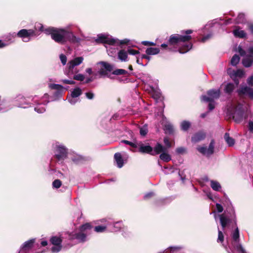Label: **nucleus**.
<instances>
[{
    "label": "nucleus",
    "mask_w": 253,
    "mask_h": 253,
    "mask_svg": "<svg viewBox=\"0 0 253 253\" xmlns=\"http://www.w3.org/2000/svg\"><path fill=\"white\" fill-rule=\"evenodd\" d=\"M45 31L46 34L50 35L51 39L60 44H64L67 41L75 42L80 41V39L76 38L73 33L64 29L48 27Z\"/></svg>",
    "instance_id": "1"
},
{
    "label": "nucleus",
    "mask_w": 253,
    "mask_h": 253,
    "mask_svg": "<svg viewBox=\"0 0 253 253\" xmlns=\"http://www.w3.org/2000/svg\"><path fill=\"white\" fill-rule=\"evenodd\" d=\"M227 114L238 124L246 120L249 115L247 107L240 103L231 105L227 109Z\"/></svg>",
    "instance_id": "2"
},
{
    "label": "nucleus",
    "mask_w": 253,
    "mask_h": 253,
    "mask_svg": "<svg viewBox=\"0 0 253 253\" xmlns=\"http://www.w3.org/2000/svg\"><path fill=\"white\" fill-rule=\"evenodd\" d=\"M212 213L214 214V218L216 221L218 218H219L223 230L232 221L234 222L235 225H237L235 211L231 203H230V206L227 208L224 213L218 214L215 211H213Z\"/></svg>",
    "instance_id": "3"
},
{
    "label": "nucleus",
    "mask_w": 253,
    "mask_h": 253,
    "mask_svg": "<svg viewBox=\"0 0 253 253\" xmlns=\"http://www.w3.org/2000/svg\"><path fill=\"white\" fill-rule=\"evenodd\" d=\"M238 52L240 55L244 56L242 63L245 67H249L253 63V46H250L247 51H245L241 45L237 48Z\"/></svg>",
    "instance_id": "4"
},
{
    "label": "nucleus",
    "mask_w": 253,
    "mask_h": 253,
    "mask_svg": "<svg viewBox=\"0 0 253 253\" xmlns=\"http://www.w3.org/2000/svg\"><path fill=\"white\" fill-rule=\"evenodd\" d=\"M215 142L214 139H211L208 145L205 144L199 145L197 147V150L203 156L207 157H211L215 152Z\"/></svg>",
    "instance_id": "5"
},
{
    "label": "nucleus",
    "mask_w": 253,
    "mask_h": 253,
    "mask_svg": "<svg viewBox=\"0 0 253 253\" xmlns=\"http://www.w3.org/2000/svg\"><path fill=\"white\" fill-rule=\"evenodd\" d=\"M91 226L89 223H86L82 225L80 228L79 233H72L70 235V239H77L79 242L85 241L86 235L91 229Z\"/></svg>",
    "instance_id": "6"
},
{
    "label": "nucleus",
    "mask_w": 253,
    "mask_h": 253,
    "mask_svg": "<svg viewBox=\"0 0 253 253\" xmlns=\"http://www.w3.org/2000/svg\"><path fill=\"white\" fill-rule=\"evenodd\" d=\"M181 33H185L186 35H171L168 41L169 44L172 45H175L181 42H185L190 40V36L188 35L190 34V30L183 31Z\"/></svg>",
    "instance_id": "7"
},
{
    "label": "nucleus",
    "mask_w": 253,
    "mask_h": 253,
    "mask_svg": "<svg viewBox=\"0 0 253 253\" xmlns=\"http://www.w3.org/2000/svg\"><path fill=\"white\" fill-rule=\"evenodd\" d=\"M98 73L101 77H106L113 69V66L106 62H100L97 63Z\"/></svg>",
    "instance_id": "8"
},
{
    "label": "nucleus",
    "mask_w": 253,
    "mask_h": 253,
    "mask_svg": "<svg viewBox=\"0 0 253 253\" xmlns=\"http://www.w3.org/2000/svg\"><path fill=\"white\" fill-rule=\"evenodd\" d=\"M21 38L24 42H28L30 41L31 38L35 35V31L33 29H22L20 30L16 34L14 33L11 35L14 38L16 36Z\"/></svg>",
    "instance_id": "9"
},
{
    "label": "nucleus",
    "mask_w": 253,
    "mask_h": 253,
    "mask_svg": "<svg viewBox=\"0 0 253 253\" xmlns=\"http://www.w3.org/2000/svg\"><path fill=\"white\" fill-rule=\"evenodd\" d=\"M84 60L83 57H77L70 60L68 63V70L65 71V74L68 76L73 74L74 73L78 72V71H74V69L76 66L80 65Z\"/></svg>",
    "instance_id": "10"
},
{
    "label": "nucleus",
    "mask_w": 253,
    "mask_h": 253,
    "mask_svg": "<svg viewBox=\"0 0 253 253\" xmlns=\"http://www.w3.org/2000/svg\"><path fill=\"white\" fill-rule=\"evenodd\" d=\"M239 237V230L238 227H236L235 230L231 233V237L232 239V245L238 252L242 251V249H244L242 245L240 243Z\"/></svg>",
    "instance_id": "11"
},
{
    "label": "nucleus",
    "mask_w": 253,
    "mask_h": 253,
    "mask_svg": "<svg viewBox=\"0 0 253 253\" xmlns=\"http://www.w3.org/2000/svg\"><path fill=\"white\" fill-rule=\"evenodd\" d=\"M220 94V91L219 89H211L208 91L207 95H202L201 100L204 102H208V101H214L215 99H218Z\"/></svg>",
    "instance_id": "12"
},
{
    "label": "nucleus",
    "mask_w": 253,
    "mask_h": 253,
    "mask_svg": "<svg viewBox=\"0 0 253 253\" xmlns=\"http://www.w3.org/2000/svg\"><path fill=\"white\" fill-rule=\"evenodd\" d=\"M95 41L97 43H106L111 45L115 44L117 41L111 36L105 34L98 35Z\"/></svg>",
    "instance_id": "13"
},
{
    "label": "nucleus",
    "mask_w": 253,
    "mask_h": 253,
    "mask_svg": "<svg viewBox=\"0 0 253 253\" xmlns=\"http://www.w3.org/2000/svg\"><path fill=\"white\" fill-rule=\"evenodd\" d=\"M54 148L55 156L58 160L64 159L67 157V149L63 145L56 142Z\"/></svg>",
    "instance_id": "14"
},
{
    "label": "nucleus",
    "mask_w": 253,
    "mask_h": 253,
    "mask_svg": "<svg viewBox=\"0 0 253 253\" xmlns=\"http://www.w3.org/2000/svg\"><path fill=\"white\" fill-rule=\"evenodd\" d=\"M228 73L230 75L231 78L234 81L236 85H238L239 83V81L237 79V78H242L244 76V72L240 69H238L236 71L228 70Z\"/></svg>",
    "instance_id": "15"
},
{
    "label": "nucleus",
    "mask_w": 253,
    "mask_h": 253,
    "mask_svg": "<svg viewBox=\"0 0 253 253\" xmlns=\"http://www.w3.org/2000/svg\"><path fill=\"white\" fill-rule=\"evenodd\" d=\"M61 239L58 237H52L50 239V242L54 245L51 248V251L53 253H58L61 249Z\"/></svg>",
    "instance_id": "16"
},
{
    "label": "nucleus",
    "mask_w": 253,
    "mask_h": 253,
    "mask_svg": "<svg viewBox=\"0 0 253 253\" xmlns=\"http://www.w3.org/2000/svg\"><path fill=\"white\" fill-rule=\"evenodd\" d=\"M35 242V239H30L25 242L20 247L19 250V253H22L23 252H25L30 250Z\"/></svg>",
    "instance_id": "17"
},
{
    "label": "nucleus",
    "mask_w": 253,
    "mask_h": 253,
    "mask_svg": "<svg viewBox=\"0 0 253 253\" xmlns=\"http://www.w3.org/2000/svg\"><path fill=\"white\" fill-rule=\"evenodd\" d=\"M206 137V133L204 131H199L195 133L192 137L191 140L194 142H198L203 140Z\"/></svg>",
    "instance_id": "18"
},
{
    "label": "nucleus",
    "mask_w": 253,
    "mask_h": 253,
    "mask_svg": "<svg viewBox=\"0 0 253 253\" xmlns=\"http://www.w3.org/2000/svg\"><path fill=\"white\" fill-rule=\"evenodd\" d=\"M15 101L17 102L16 105L18 107L25 108L27 107L25 105L28 104L26 101V98L21 95H18L15 98Z\"/></svg>",
    "instance_id": "19"
},
{
    "label": "nucleus",
    "mask_w": 253,
    "mask_h": 253,
    "mask_svg": "<svg viewBox=\"0 0 253 253\" xmlns=\"http://www.w3.org/2000/svg\"><path fill=\"white\" fill-rule=\"evenodd\" d=\"M162 124L164 126L165 130L167 133L170 134L174 131L173 125L170 122L167 121L166 119L163 120Z\"/></svg>",
    "instance_id": "20"
},
{
    "label": "nucleus",
    "mask_w": 253,
    "mask_h": 253,
    "mask_svg": "<svg viewBox=\"0 0 253 253\" xmlns=\"http://www.w3.org/2000/svg\"><path fill=\"white\" fill-rule=\"evenodd\" d=\"M139 151L142 153H148L152 155V147L141 143L139 145Z\"/></svg>",
    "instance_id": "21"
},
{
    "label": "nucleus",
    "mask_w": 253,
    "mask_h": 253,
    "mask_svg": "<svg viewBox=\"0 0 253 253\" xmlns=\"http://www.w3.org/2000/svg\"><path fill=\"white\" fill-rule=\"evenodd\" d=\"M166 149L161 144L157 143L154 149L152 148V155H156L161 152H164L166 151Z\"/></svg>",
    "instance_id": "22"
},
{
    "label": "nucleus",
    "mask_w": 253,
    "mask_h": 253,
    "mask_svg": "<svg viewBox=\"0 0 253 253\" xmlns=\"http://www.w3.org/2000/svg\"><path fill=\"white\" fill-rule=\"evenodd\" d=\"M114 159L118 167L119 168L123 167L124 165V161L121 154L119 153H116L114 155Z\"/></svg>",
    "instance_id": "23"
},
{
    "label": "nucleus",
    "mask_w": 253,
    "mask_h": 253,
    "mask_svg": "<svg viewBox=\"0 0 253 253\" xmlns=\"http://www.w3.org/2000/svg\"><path fill=\"white\" fill-rule=\"evenodd\" d=\"M118 58L122 61H127V52L124 50H120L118 53Z\"/></svg>",
    "instance_id": "24"
},
{
    "label": "nucleus",
    "mask_w": 253,
    "mask_h": 253,
    "mask_svg": "<svg viewBox=\"0 0 253 253\" xmlns=\"http://www.w3.org/2000/svg\"><path fill=\"white\" fill-rule=\"evenodd\" d=\"M224 138L229 146H232L235 144V140L229 136V134L227 132L225 133Z\"/></svg>",
    "instance_id": "25"
},
{
    "label": "nucleus",
    "mask_w": 253,
    "mask_h": 253,
    "mask_svg": "<svg viewBox=\"0 0 253 253\" xmlns=\"http://www.w3.org/2000/svg\"><path fill=\"white\" fill-rule=\"evenodd\" d=\"M160 52V49L156 47H149L146 50V53L148 55H156Z\"/></svg>",
    "instance_id": "26"
},
{
    "label": "nucleus",
    "mask_w": 253,
    "mask_h": 253,
    "mask_svg": "<svg viewBox=\"0 0 253 253\" xmlns=\"http://www.w3.org/2000/svg\"><path fill=\"white\" fill-rule=\"evenodd\" d=\"M233 34L235 37L243 38L246 36V33L243 30H241L240 29H235L233 31Z\"/></svg>",
    "instance_id": "27"
},
{
    "label": "nucleus",
    "mask_w": 253,
    "mask_h": 253,
    "mask_svg": "<svg viewBox=\"0 0 253 253\" xmlns=\"http://www.w3.org/2000/svg\"><path fill=\"white\" fill-rule=\"evenodd\" d=\"M49 86L51 89L57 90L59 94H61L64 90L63 86L58 84H50Z\"/></svg>",
    "instance_id": "28"
},
{
    "label": "nucleus",
    "mask_w": 253,
    "mask_h": 253,
    "mask_svg": "<svg viewBox=\"0 0 253 253\" xmlns=\"http://www.w3.org/2000/svg\"><path fill=\"white\" fill-rule=\"evenodd\" d=\"M235 86L234 84L232 83H228L225 85L224 90L225 93L230 94L233 92Z\"/></svg>",
    "instance_id": "29"
},
{
    "label": "nucleus",
    "mask_w": 253,
    "mask_h": 253,
    "mask_svg": "<svg viewBox=\"0 0 253 253\" xmlns=\"http://www.w3.org/2000/svg\"><path fill=\"white\" fill-rule=\"evenodd\" d=\"M211 186L213 190L216 191H219L221 188L220 183L215 180L211 181Z\"/></svg>",
    "instance_id": "30"
},
{
    "label": "nucleus",
    "mask_w": 253,
    "mask_h": 253,
    "mask_svg": "<svg viewBox=\"0 0 253 253\" xmlns=\"http://www.w3.org/2000/svg\"><path fill=\"white\" fill-rule=\"evenodd\" d=\"M248 129L250 133H253V112L250 116V119L248 124Z\"/></svg>",
    "instance_id": "31"
},
{
    "label": "nucleus",
    "mask_w": 253,
    "mask_h": 253,
    "mask_svg": "<svg viewBox=\"0 0 253 253\" xmlns=\"http://www.w3.org/2000/svg\"><path fill=\"white\" fill-rule=\"evenodd\" d=\"M251 88L247 86H242L239 90V93L249 95V92L251 91Z\"/></svg>",
    "instance_id": "32"
},
{
    "label": "nucleus",
    "mask_w": 253,
    "mask_h": 253,
    "mask_svg": "<svg viewBox=\"0 0 253 253\" xmlns=\"http://www.w3.org/2000/svg\"><path fill=\"white\" fill-rule=\"evenodd\" d=\"M82 89L79 87L75 88L71 92V96L77 98L82 94Z\"/></svg>",
    "instance_id": "33"
},
{
    "label": "nucleus",
    "mask_w": 253,
    "mask_h": 253,
    "mask_svg": "<svg viewBox=\"0 0 253 253\" xmlns=\"http://www.w3.org/2000/svg\"><path fill=\"white\" fill-rule=\"evenodd\" d=\"M160 159L165 162H169L171 160L170 156L165 152H163L160 156Z\"/></svg>",
    "instance_id": "34"
},
{
    "label": "nucleus",
    "mask_w": 253,
    "mask_h": 253,
    "mask_svg": "<svg viewBox=\"0 0 253 253\" xmlns=\"http://www.w3.org/2000/svg\"><path fill=\"white\" fill-rule=\"evenodd\" d=\"M236 23L239 24L242 23L245 21V16L244 13H239L236 18Z\"/></svg>",
    "instance_id": "35"
},
{
    "label": "nucleus",
    "mask_w": 253,
    "mask_h": 253,
    "mask_svg": "<svg viewBox=\"0 0 253 253\" xmlns=\"http://www.w3.org/2000/svg\"><path fill=\"white\" fill-rule=\"evenodd\" d=\"M240 61V57L237 54L233 55L231 60V64L232 66H236Z\"/></svg>",
    "instance_id": "36"
},
{
    "label": "nucleus",
    "mask_w": 253,
    "mask_h": 253,
    "mask_svg": "<svg viewBox=\"0 0 253 253\" xmlns=\"http://www.w3.org/2000/svg\"><path fill=\"white\" fill-rule=\"evenodd\" d=\"M224 241V235L223 232L219 230L218 227V238L217 239V242L218 243H222Z\"/></svg>",
    "instance_id": "37"
},
{
    "label": "nucleus",
    "mask_w": 253,
    "mask_h": 253,
    "mask_svg": "<svg viewBox=\"0 0 253 253\" xmlns=\"http://www.w3.org/2000/svg\"><path fill=\"white\" fill-rule=\"evenodd\" d=\"M113 74L115 75H125L127 73V72L124 69H119L114 70L113 72Z\"/></svg>",
    "instance_id": "38"
},
{
    "label": "nucleus",
    "mask_w": 253,
    "mask_h": 253,
    "mask_svg": "<svg viewBox=\"0 0 253 253\" xmlns=\"http://www.w3.org/2000/svg\"><path fill=\"white\" fill-rule=\"evenodd\" d=\"M123 226V223L121 221H119L115 223L113 225L114 228L112 229L114 231H117L119 230Z\"/></svg>",
    "instance_id": "39"
},
{
    "label": "nucleus",
    "mask_w": 253,
    "mask_h": 253,
    "mask_svg": "<svg viewBox=\"0 0 253 253\" xmlns=\"http://www.w3.org/2000/svg\"><path fill=\"white\" fill-rule=\"evenodd\" d=\"M190 126V123L188 121H183L181 124V127L183 130H187Z\"/></svg>",
    "instance_id": "40"
},
{
    "label": "nucleus",
    "mask_w": 253,
    "mask_h": 253,
    "mask_svg": "<svg viewBox=\"0 0 253 253\" xmlns=\"http://www.w3.org/2000/svg\"><path fill=\"white\" fill-rule=\"evenodd\" d=\"M107 225L105 226L98 225L95 227L94 230L96 232H103L105 231Z\"/></svg>",
    "instance_id": "41"
},
{
    "label": "nucleus",
    "mask_w": 253,
    "mask_h": 253,
    "mask_svg": "<svg viewBox=\"0 0 253 253\" xmlns=\"http://www.w3.org/2000/svg\"><path fill=\"white\" fill-rule=\"evenodd\" d=\"M48 28H44L43 27V26L41 24V23H37L36 25H35V29L36 30H38L41 32H44L45 34H46V31L45 30L47 29Z\"/></svg>",
    "instance_id": "42"
},
{
    "label": "nucleus",
    "mask_w": 253,
    "mask_h": 253,
    "mask_svg": "<svg viewBox=\"0 0 253 253\" xmlns=\"http://www.w3.org/2000/svg\"><path fill=\"white\" fill-rule=\"evenodd\" d=\"M127 53L130 55L138 56L140 55V52L138 50H136L131 48H129L127 51Z\"/></svg>",
    "instance_id": "43"
},
{
    "label": "nucleus",
    "mask_w": 253,
    "mask_h": 253,
    "mask_svg": "<svg viewBox=\"0 0 253 253\" xmlns=\"http://www.w3.org/2000/svg\"><path fill=\"white\" fill-rule=\"evenodd\" d=\"M73 78H74V79L77 80V81H83L84 79V76L83 74H79L75 75L74 76Z\"/></svg>",
    "instance_id": "44"
},
{
    "label": "nucleus",
    "mask_w": 253,
    "mask_h": 253,
    "mask_svg": "<svg viewBox=\"0 0 253 253\" xmlns=\"http://www.w3.org/2000/svg\"><path fill=\"white\" fill-rule=\"evenodd\" d=\"M212 36V34L211 33H210L202 37V38L201 39V42H206L207 41L211 38Z\"/></svg>",
    "instance_id": "45"
},
{
    "label": "nucleus",
    "mask_w": 253,
    "mask_h": 253,
    "mask_svg": "<svg viewBox=\"0 0 253 253\" xmlns=\"http://www.w3.org/2000/svg\"><path fill=\"white\" fill-rule=\"evenodd\" d=\"M116 40L117 41L115 44H127L129 42V40L127 39H125L122 40H119L118 39H116Z\"/></svg>",
    "instance_id": "46"
},
{
    "label": "nucleus",
    "mask_w": 253,
    "mask_h": 253,
    "mask_svg": "<svg viewBox=\"0 0 253 253\" xmlns=\"http://www.w3.org/2000/svg\"><path fill=\"white\" fill-rule=\"evenodd\" d=\"M52 185L53 187L58 188L61 185V182L60 180L56 179L53 182Z\"/></svg>",
    "instance_id": "47"
},
{
    "label": "nucleus",
    "mask_w": 253,
    "mask_h": 253,
    "mask_svg": "<svg viewBox=\"0 0 253 253\" xmlns=\"http://www.w3.org/2000/svg\"><path fill=\"white\" fill-rule=\"evenodd\" d=\"M68 100L71 104L74 105L78 101V99L76 97H73V96H70L68 97Z\"/></svg>",
    "instance_id": "48"
},
{
    "label": "nucleus",
    "mask_w": 253,
    "mask_h": 253,
    "mask_svg": "<svg viewBox=\"0 0 253 253\" xmlns=\"http://www.w3.org/2000/svg\"><path fill=\"white\" fill-rule=\"evenodd\" d=\"M35 110L39 113H42L45 111V109L44 107L38 106L35 108Z\"/></svg>",
    "instance_id": "49"
},
{
    "label": "nucleus",
    "mask_w": 253,
    "mask_h": 253,
    "mask_svg": "<svg viewBox=\"0 0 253 253\" xmlns=\"http://www.w3.org/2000/svg\"><path fill=\"white\" fill-rule=\"evenodd\" d=\"M60 61H61L62 64L63 65H65L66 64L67 57L65 55H64L63 54H60Z\"/></svg>",
    "instance_id": "50"
},
{
    "label": "nucleus",
    "mask_w": 253,
    "mask_h": 253,
    "mask_svg": "<svg viewBox=\"0 0 253 253\" xmlns=\"http://www.w3.org/2000/svg\"><path fill=\"white\" fill-rule=\"evenodd\" d=\"M209 102L208 107L209 111H212L215 107V102L214 101H208Z\"/></svg>",
    "instance_id": "51"
},
{
    "label": "nucleus",
    "mask_w": 253,
    "mask_h": 253,
    "mask_svg": "<svg viewBox=\"0 0 253 253\" xmlns=\"http://www.w3.org/2000/svg\"><path fill=\"white\" fill-rule=\"evenodd\" d=\"M189 50V48L188 45H186L185 47H182L179 48V52L180 53H185L188 52Z\"/></svg>",
    "instance_id": "52"
},
{
    "label": "nucleus",
    "mask_w": 253,
    "mask_h": 253,
    "mask_svg": "<svg viewBox=\"0 0 253 253\" xmlns=\"http://www.w3.org/2000/svg\"><path fill=\"white\" fill-rule=\"evenodd\" d=\"M148 132L147 128L146 126L141 127L140 129V133L142 136H145Z\"/></svg>",
    "instance_id": "53"
},
{
    "label": "nucleus",
    "mask_w": 253,
    "mask_h": 253,
    "mask_svg": "<svg viewBox=\"0 0 253 253\" xmlns=\"http://www.w3.org/2000/svg\"><path fill=\"white\" fill-rule=\"evenodd\" d=\"M7 100L6 98L1 99L0 97V110L4 108V104L6 102Z\"/></svg>",
    "instance_id": "54"
},
{
    "label": "nucleus",
    "mask_w": 253,
    "mask_h": 253,
    "mask_svg": "<svg viewBox=\"0 0 253 253\" xmlns=\"http://www.w3.org/2000/svg\"><path fill=\"white\" fill-rule=\"evenodd\" d=\"M216 208L217 211L219 213L222 212L223 211V208L222 206L219 203H217L216 204Z\"/></svg>",
    "instance_id": "55"
},
{
    "label": "nucleus",
    "mask_w": 253,
    "mask_h": 253,
    "mask_svg": "<svg viewBox=\"0 0 253 253\" xmlns=\"http://www.w3.org/2000/svg\"><path fill=\"white\" fill-rule=\"evenodd\" d=\"M142 44L144 45H155L156 43L149 41H142Z\"/></svg>",
    "instance_id": "56"
},
{
    "label": "nucleus",
    "mask_w": 253,
    "mask_h": 253,
    "mask_svg": "<svg viewBox=\"0 0 253 253\" xmlns=\"http://www.w3.org/2000/svg\"><path fill=\"white\" fill-rule=\"evenodd\" d=\"M122 142L125 143V144H128V145H129L130 146L133 147H136L137 146L136 145L133 143V142H130V141H128L127 140H123L122 141Z\"/></svg>",
    "instance_id": "57"
},
{
    "label": "nucleus",
    "mask_w": 253,
    "mask_h": 253,
    "mask_svg": "<svg viewBox=\"0 0 253 253\" xmlns=\"http://www.w3.org/2000/svg\"><path fill=\"white\" fill-rule=\"evenodd\" d=\"M214 24V23H213V21L208 22V24L205 26L204 29H209V28L212 27Z\"/></svg>",
    "instance_id": "58"
},
{
    "label": "nucleus",
    "mask_w": 253,
    "mask_h": 253,
    "mask_svg": "<svg viewBox=\"0 0 253 253\" xmlns=\"http://www.w3.org/2000/svg\"><path fill=\"white\" fill-rule=\"evenodd\" d=\"M86 97L89 99H92L94 97V94L92 92H89L85 93Z\"/></svg>",
    "instance_id": "59"
},
{
    "label": "nucleus",
    "mask_w": 253,
    "mask_h": 253,
    "mask_svg": "<svg viewBox=\"0 0 253 253\" xmlns=\"http://www.w3.org/2000/svg\"><path fill=\"white\" fill-rule=\"evenodd\" d=\"M62 82L64 84H73L75 83V82L72 80H62Z\"/></svg>",
    "instance_id": "60"
},
{
    "label": "nucleus",
    "mask_w": 253,
    "mask_h": 253,
    "mask_svg": "<svg viewBox=\"0 0 253 253\" xmlns=\"http://www.w3.org/2000/svg\"><path fill=\"white\" fill-rule=\"evenodd\" d=\"M247 83L249 85H253V75L251 76L248 79Z\"/></svg>",
    "instance_id": "61"
},
{
    "label": "nucleus",
    "mask_w": 253,
    "mask_h": 253,
    "mask_svg": "<svg viewBox=\"0 0 253 253\" xmlns=\"http://www.w3.org/2000/svg\"><path fill=\"white\" fill-rule=\"evenodd\" d=\"M76 158H72V161L75 162V163H78L79 162L80 160H81L82 158L80 156H77Z\"/></svg>",
    "instance_id": "62"
},
{
    "label": "nucleus",
    "mask_w": 253,
    "mask_h": 253,
    "mask_svg": "<svg viewBox=\"0 0 253 253\" xmlns=\"http://www.w3.org/2000/svg\"><path fill=\"white\" fill-rule=\"evenodd\" d=\"M164 143L167 146V148H169L170 147V144L169 141V140L167 138H164Z\"/></svg>",
    "instance_id": "63"
},
{
    "label": "nucleus",
    "mask_w": 253,
    "mask_h": 253,
    "mask_svg": "<svg viewBox=\"0 0 253 253\" xmlns=\"http://www.w3.org/2000/svg\"><path fill=\"white\" fill-rule=\"evenodd\" d=\"M8 45V42H5L3 41H2L1 40H0V48L4 47Z\"/></svg>",
    "instance_id": "64"
}]
</instances>
